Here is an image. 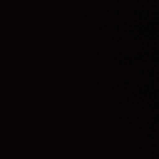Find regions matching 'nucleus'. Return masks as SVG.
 I'll use <instances>...</instances> for the list:
<instances>
[{
    "mask_svg": "<svg viewBox=\"0 0 159 159\" xmlns=\"http://www.w3.org/2000/svg\"><path fill=\"white\" fill-rule=\"evenodd\" d=\"M100 93H101V31H100Z\"/></svg>",
    "mask_w": 159,
    "mask_h": 159,
    "instance_id": "obj_45",
    "label": "nucleus"
},
{
    "mask_svg": "<svg viewBox=\"0 0 159 159\" xmlns=\"http://www.w3.org/2000/svg\"><path fill=\"white\" fill-rule=\"evenodd\" d=\"M100 93H101V31H100Z\"/></svg>",
    "mask_w": 159,
    "mask_h": 159,
    "instance_id": "obj_52",
    "label": "nucleus"
},
{
    "mask_svg": "<svg viewBox=\"0 0 159 159\" xmlns=\"http://www.w3.org/2000/svg\"><path fill=\"white\" fill-rule=\"evenodd\" d=\"M100 93H101V31H100Z\"/></svg>",
    "mask_w": 159,
    "mask_h": 159,
    "instance_id": "obj_10",
    "label": "nucleus"
},
{
    "mask_svg": "<svg viewBox=\"0 0 159 159\" xmlns=\"http://www.w3.org/2000/svg\"><path fill=\"white\" fill-rule=\"evenodd\" d=\"M100 93H101V31H100Z\"/></svg>",
    "mask_w": 159,
    "mask_h": 159,
    "instance_id": "obj_63",
    "label": "nucleus"
},
{
    "mask_svg": "<svg viewBox=\"0 0 159 159\" xmlns=\"http://www.w3.org/2000/svg\"><path fill=\"white\" fill-rule=\"evenodd\" d=\"M100 93H101V31H100Z\"/></svg>",
    "mask_w": 159,
    "mask_h": 159,
    "instance_id": "obj_20",
    "label": "nucleus"
},
{
    "mask_svg": "<svg viewBox=\"0 0 159 159\" xmlns=\"http://www.w3.org/2000/svg\"><path fill=\"white\" fill-rule=\"evenodd\" d=\"M100 93H101V31H100Z\"/></svg>",
    "mask_w": 159,
    "mask_h": 159,
    "instance_id": "obj_5",
    "label": "nucleus"
},
{
    "mask_svg": "<svg viewBox=\"0 0 159 159\" xmlns=\"http://www.w3.org/2000/svg\"><path fill=\"white\" fill-rule=\"evenodd\" d=\"M100 93H101V31H100Z\"/></svg>",
    "mask_w": 159,
    "mask_h": 159,
    "instance_id": "obj_61",
    "label": "nucleus"
},
{
    "mask_svg": "<svg viewBox=\"0 0 159 159\" xmlns=\"http://www.w3.org/2000/svg\"><path fill=\"white\" fill-rule=\"evenodd\" d=\"M100 93H101V31H100Z\"/></svg>",
    "mask_w": 159,
    "mask_h": 159,
    "instance_id": "obj_38",
    "label": "nucleus"
},
{
    "mask_svg": "<svg viewBox=\"0 0 159 159\" xmlns=\"http://www.w3.org/2000/svg\"><path fill=\"white\" fill-rule=\"evenodd\" d=\"M100 93H101V31H100Z\"/></svg>",
    "mask_w": 159,
    "mask_h": 159,
    "instance_id": "obj_44",
    "label": "nucleus"
},
{
    "mask_svg": "<svg viewBox=\"0 0 159 159\" xmlns=\"http://www.w3.org/2000/svg\"><path fill=\"white\" fill-rule=\"evenodd\" d=\"M100 93H101V31H100Z\"/></svg>",
    "mask_w": 159,
    "mask_h": 159,
    "instance_id": "obj_27",
    "label": "nucleus"
},
{
    "mask_svg": "<svg viewBox=\"0 0 159 159\" xmlns=\"http://www.w3.org/2000/svg\"><path fill=\"white\" fill-rule=\"evenodd\" d=\"M100 93H101V31H100Z\"/></svg>",
    "mask_w": 159,
    "mask_h": 159,
    "instance_id": "obj_6",
    "label": "nucleus"
},
{
    "mask_svg": "<svg viewBox=\"0 0 159 159\" xmlns=\"http://www.w3.org/2000/svg\"><path fill=\"white\" fill-rule=\"evenodd\" d=\"M100 93H101V31H100Z\"/></svg>",
    "mask_w": 159,
    "mask_h": 159,
    "instance_id": "obj_9",
    "label": "nucleus"
},
{
    "mask_svg": "<svg viewBox=\"0 0 159 159\" xmlns=\"http://www.w3.org/2000/svg\"><path fill=\"white\" fill-rule=\"evenodd\" d=\"M100 93H101V31H100Z\"/></svg>",
    "mask_w": 159,
    "mask_h": 159,
    "instance_id": "obj_1",
    "label": "nucleus"
},
{
    "mask_svg": "<svg viewBox=\"0 0 159 159\" xmlns=\"http://www.w3.org/2000/svg\"><path fill=\"white\" fill-rule=\"evenodd\" d=\"M100 93H101V31H100Z\"/></svg>",
    "mask_w": 159,
    "mask_h": 159,
    "instance_id": "obj_17",
    "label": "nucleus"
},
{
    "mask_svg": "<svg viewBox=\"0 0 159 159\" xmlns=\"http://www.w3.org/2000/svg\"><path fill=\"white\" fill-rule=\"evenodd\" d=\"M100 93H101V31H100Z\"/></svg>",
    "mask_w": 159,
    "mask_h": 159,
    "instance_id": "obj_11",
    "label": "nucleus"
},
{
    "mask_svg": "<svg viewBox=\"0 0 159 159\" xmlns=\"http://www.w3.org/2000/svg\"><path fill=\"white\" fill-rule=\"evenodd\" d=\"M100 93H101V31H100Z\"/></svg>",
    "mask_w": 159,
    "mask_h": 159,
    "instance_id": "obj_57",
    "label": "nucleus"
},
{
    "mask_svg": "<svg viewBox=\"0 0 159 159\" xmlns=\"http://www.w3.org/2000/svg\"><path fill=\"white\" fill-rule=\"evenodd\" d=\"M100 93H101V31H100Z\"/></svg>",
    "mask_w": 159,
    "mask_h": 159,
    "instance_id": "obj_15",
    "label": "nucleus"
},
{
    "mask_svg": "<svg viewBox=\"0 0 159 159\" xmlns=\"http://www.w3.org/2000/svg\"><path fill=\"white\" fill-rule=\"evenodd\" d=\"M100 93H101V31H100Z\"/></svg>",
    "mask_w": 159,
    "mask_h": 159,
    "instance_id": "obj_53",
    "label": "nucleus"
},
{
    "mask_svg": "<svg viewBox=\"0 0 159 159\" xmlns=\"http://www.w3.org/2000/svg\"><path fill=\"white\" fill-rule=\"evenodd\" d=\"M100 93H101V31H100Z\"/></svg>",
    "mask_w": 159,
    "mask_h": 159,
    "instance_id": "obj_24",
    "label": "nucleus"
},
{
    "mask_svg": "<svg viewBox=\"0 0 159 159\" xmlns=\"http://www.w3.org/2000/svg\"><path fill=\"white\" fill-rule=\"evenodd\" d=\"M100 93H101V31H100Z\"/></svg>",
    "mask_w": 159,
    "mask_h": 159,
    "instance_id": "obj_21",
    "label": "nucleus"
},
{
    "mask_svg": "<svg viewBox=\"0 0 159 159\" xmlns=\"http://www.w3.org/2000/svg\"><path fill=\"white\" fill-rule=\"evenodd\" d=\"M100 93H101V31H100Z\"/></svg>",
    "mask_w": 159,
    "mask_h": 159,
    "instance_id": "obj_33",
    "label": "nucleus"
},
{
    "mask_svg": "<svg viewBox=\"0 0 159 159\" xmlns=\"http://www.w3.org/2000/svg\"><path fill=\"white\" fill-rule=\"evenodd\" d=\"M100 93H101V31H100Z\"/></svg>",
    "mask_w": 159,
    "mask_h": 159,
    "instance_id": "obj_8",
    "label": "nucleus"
},
{
    "mask_svg": "<svg viewBox=\"0 0 159 159\" xmlns=\"http://www.w3.org/2000/svg\"><path fill=\"white\" fill-rule=\"evenodd\" d=\"M100 93H101V31H100Z\"/></svg>",
    "mask_w": 159,
    "mask_h": 159,
    "instance_id": "obj_3",
    "label": "nucleus"
},
{
    "mask_svg": "<svg viewBox=\"0 0 159 159\" xmlns=\"http://www.w3.org/2000/svg\"><path fill=\"white\" fill-rule=\"evenodd\" d=\"M100 93H101V31H100Z\"/></svg>",
    "mask_w": 159,
    "mask_h": 159,
    "instance_id": "obj_31",
    "label": "nucleus"
},
{
    "mask_svg": "<svg viewBox=\"0 0 159 159\" xmlns=\"http://www.w3.org/2000/svg\"><path fill=\"white\" fill-rule=\"evenodd\" d=\"M100 93H101V31H100Z\"/></svg>",
    "mask_w": 159,
    "mask_h": 159,
    "instance_id": "obj_14",
    "label": "nucleus"
},
{
    "mask_svg": "<svg viewBox=\"0 0 159 159\" xmlns=\"http://www.w3.org/2000/svg\"><path fill=\"white\" fill-rule=\"evenodd\" d=\"M100 93H101V31H100Z\"/></svg>",
    "mask_w": 159,
    "mask_h": 159,
    "instance_id": "obj_23",
    "label": "nucleus"
},
{
    "mask_svg": "<svg viewBox=\"0 0 159 159\" xmlns=\"http://www.w3.org/2000/svg\"><path fill=\"white\" fill-rule=\"evenodd\" d=\"M100 93H101V31H100Z\"/></svg>",
    "mask_w": 159,
    "mask_h": 159,
    "instance_id": "obj_49",
    "label": "nucleus"
},
{
    "mask_svg": "<svg viewBox=\"0 0 159 159\" xmlns=\"http://www.w3.org/2000/svg\"><path fill=\"white\" fill-rule=\"evenodd\" d=\"M100 93H101V31H100Z\"/></svg>",
    "mask_w": 159,
    "mask_h": 159,
    "instance_id": "obj_47",
    "label": "nucleus"
},
{
    "mask_svg": "<svg viewBox=\"0 0 159 159\" xmlns=\"http://www.w3.org/2000/svg\"><path fill=\"white\" fill-rule=\"evenodd\" d=\"M100 93H101V31H100Z\"/></svg>",
    "mask_w": 159,
    "mask_h": 159,
    "instance_id": "obj_16",
    "label": "nucleus"
},
{
    "mask_svg": "<svg viewBox=\"0 0 159 159\" xmlns=\"http://www.w3.org/2000/svg\"><path fill=\"white\" fill-rule=\"evenodd\" d=\"M100 93H101V31H100Z\"/></svg>",
    "mask_w": 159,
    "mask_h": 159,
    "instance_id": "obj_37",
    "label": "nucleus"
},
{
    "mask_svg": "<svg viewBox=\"0 0 159 159\" xmlns=\"http://www.w3.org/2000/svg\"><path fill=\"white\" fill-rule=\"evenodd\" d=\"M100 93H101V31H100Z\"/></svg>",
    "mask_w": 159,
    "mask_h": 159,
    "instance_id": "obj_32",
    "label": "nucleus"
},
{
    "mask_svg": "<svg viewBox=\"0 0 159 159\" xmlns=\"http://www.w3.org/2000/svg\"><path fill=\"white\" fill-rule=\"evenodd\" d=\"M100 93H101V31H100Z\"/></svg>",
    "mask_w": 159,
    "mask_h": 159,
    "instance_id": "obj_35",
    "label": "nucleus"
},
{
    "mask_svg": "<svg viewBox=\"0 0 159 159\" xmlns=\"http://www.w3.org/2000/svg\"><path fill=\"white\" fill-rule=\"evenodd\" d=\"M100 93H101V31H100Z\"/></svg>",
    "mask_w": 159,
    "mask_h": 159,
    "instance_id": "obj_18",
    "label": "nucleus"
},
{
    "mask_svg": "<svg viewBox=\"0 0 159 159\" xmlns=\"http://www.w3.org/2000/svg\"><path fill=\"white\" fill-rule=\"evenodd\" d=\"M100 93H101V31H100Z\"/></svg>",
    "mask_w": 159,
    "mask_h": 159,
    "instance_id": "obj_25",
    "label": "nucleus"
},
{
    "mask_svg": "<svg viewBox=\"0 0 159 159\" xmlns=\"http://www.w3.org/2000/svg\"><path fill=\"white\" fill-rule=\"evenodd\" d=\"M100 93H101V31H100Z\"/></svg>",
    "mask_w": 159,
    "mask_h": 159,
    "instance_id": "obj_34",
    "label": "nucleus"
},
{
    "mask_svg": "<svg viewBox=\"0 0 159 159\" xmlns=\"http://www.w3.org/2000/svg\"><path fill=\"white\" fill-rule=\"evenodd\" d=\"M100 93H101V31H100Z\"/></svg>",
    "mask_w": 159,
    "mask_h": 159,
    "instance_id": "obj_62",
    "label": "nucleus"
},
{
    "mask_svg": "<svg viewBox=\"0 0 159 159\" xmlns=\"http://www.w3.org/2000/svg\"><path fill=\"white\" fill-rule=\"evenodd\" d=\"M100 93H101V31H100Z\"/></svg>",
    "mask_w": 159,
    "mask_h": 159,
    "instance_id": "obj_12",
    "label": "nucleus"
},
{
    "mask_svg": "<svg viewBox=\"0 0 159 159\" xmlns=\"http://www.w3.org/2000/svg\"><path fill=\"white\" fill-rule=\"evenodd\" d=\"M100 93H101V31H100Z\"/></svg>",
    "mask_w": 159,
    "mask_h": 159,
    "instance_id": "obj_22",
    "label": "nucleus"
},
{
    "mask_svg": "<svg viewBox=\"0 0 159 159\" xmlns=\"http://www.w3.org/2000/svg\"><path fill=\"white\" fill-rule=\"evenodd\" d=\"M100 93H101V31H100Z\"/></svg>",
    "mask_w": 159,
    "mask_h": 159,
    "instance_id": "obj_30",
    "label": "nucleus"
},
{
    "mask_svg": "<svg viewBox=\"0 0 159 159\" xmlns=\"http://www.w3.org/2000/svg\"><path fill=\"white\" fill-rule=\"evenodd\" d=\"M100 93H101V31H100Z\"/></svg>",
    "mask_w": 159,
    "mask_h": 159,
    "instance_id": "obj_7",
    "label": "nucleus"
},
{
    "mask_svg": "<svg viewBox=\"0 0 159 159\" xmlns=\"http://www.w3.org/2000/svg\"><path fill=\"white\" fill-rule=\"evenodd\" d=\"M100 93H101V31H100Z\"/></svg>",
    "mask_w": 159,
    "mask_h": 159,
    "instance_id": "obj_36",
    "label": "nucleus"
},
{
    "mask_svg": "<svg viewBox=\"0 0 159 159\" xmlns=\"http://www.w3.org/2000/svg\"><path fill=\"white\" fill-rule=\"evenodd\" d=\"M100 93H101V31H100Z\"/></svg>",
    "mask_w": 159,
    "mask_h": 159,
    "instance_id": "obj_26",
    "label": "nucleus"
},
{
    "mask_svg": "<svg viewBox=\"0 0 159 159\" xmlns=\"http://www.w3.org/2000/svg\"><path fill=\"white\" fill-rule=\"evenodd\" d=\"M100 93H101V31H100Z\"/></svg>",
    "mask_w": 159,
    "mask_h": 159,
    "instance_id": "obj_42",
    "label": "nucleus"
},
{
    "mask_svg": "<svg viewBox=\"0 0 159 159\" xmlns=\"http://www.w3.org/2000/svg\"><path fill=\"white\" fill-rule=\"evenodd\" d=\"M100 93H101V31H100Z\"/></svg>",
    "mask_w": 159,
    "mask_h": 159,
    "instance_id": "obj_56",
    "label": "nucleus"
},
{
    "mask_svg": "<svg viewBox=\"0 0 159 159\" xmlns=\"http://www.w3.org/2000/svg\"><path fill=\"white\" fill-rule=\"evenodd\" d=\"M100 93H101V31H100Z\"/></svg>",
    "mask_w": 159,
    "mask_h": 159,
    "instance_id": "obj_54",
    "label": "nucleus"
},
{
    "mask_svg": "<svg viewBox=\"0 0 159 159\" xmlns=\"http://www.w3.org/2000/svg\"><path fill=\"white\" fill-rule=\"evenodd\" d=\"M100 93H101V31H100Z\"/></svg>",
    "mask_w": 159,
    "mask_h": 159,
    "instance_id": "obj_13",
    "label": "nucleus"
},
{
    "mask_svg": "<svg viewBox=\"0 0 159 159\" xmlns=\"http://www.w3.org/2000/svg\"><path fill=\"white\" fill-rule=\"evenodd\" d=\"M100 93H101V31H100Z\"/></svg>",
    "mask_w": 159,
    "mask_h": 159,
    "instance_id": "obj_51",
    "label": "nucleus"
},
{
    "mask_svg": "<svg viewBox=\"0 0 159 159\" xmlns=\"http://www.w3.org/2000/svg\"><path fill=\"white\" fill-rule=\"evenodd\" d=\"M100 93H101V31H100Z\"/></svg>",
    "mask_w": 159,
    "mask_h": 159,
    "instance_id": "obj_19",
    "label": "nucleus"
},
{
    "mask_svg": "<svg viewBox=\"0 0 159 159\" xmlns=\"http://www.w3.org/2000/svg\"><path fill=\"white\" fill-rule=\"evenodd\" d=\"M100 93H101V31H100Z\"/></svg>",
    "mask_w": 159,
    "mask_h": 159,
    "instance_id": "obj_59",
    "label": "nucleus"
},
{
    "mask_svg": "<svg viewBox=\"0 0 159 159\" xmlns=\"http://www.w3.org/2000/svg\"><path fill=\"white\" fill-rule=\"evenodd\" d=\"M100 93H101V31H100Z\"/></svg>",
    "mask_w": 159,
    "mask_h": 159,
    "instance_id": "obj_28",
    "label": "nucleus"
},
{
    "mask_svg": "<svg viewBox=\"0 0 159 159\" xmlns=\"http://www.w3.org/2000/svg\"><path fill=\"white\" fill-rule=\"evenodd\" d=\"M100 93H101V31H100Z\"/></svg>",
    "mask_w": 159,
    "mask_h": 159,
    "instance_id": "obj_41",
    "label": "nucleus"
},
{
    "mask_svg": "<svg viewBox=\"0 0 159 159\" xmlns=\"http://www.w3.org/2000/svg\"><path fill=\"white\" fill-rule=\"evenodd\" d=\"M100 93H101V31H100Z\"/></svg>",
    "mask_w": 159,
    "mask_h": 159,
    "instance_id": "obj_43",
    "label": "nucleus"
},
{
    "mask_svg": "<svg viewBox=\"0 0 159 159\" xmlns=\"http://www.w3.org/2000/svg\"><path fill=\"white\" fill-rule=\"evenodd\" d=\"M100 93H101V31H100Z\"/></svg>",
    "mask_w": 159,
    "mask_h": 159,
    "instance_id": "obj_55",
    "label": "nucleus"
},
{
    "mask_svg": "<svg viewBox=\"0 0 159 159\" xmlns=\"http://www.w3.org/2000/svg\"><path fill=\"white\" fill-rule=\"evenodd\" d=\"M100 93H101V31H100Z\"/></svg>",
    "mask_w": 159,
    "mask_h": 159,
    "instance_id": "obj_2",
    "label": "nucleus"
},
{
    "mask_svg": "<svg viewBox=\"0 0 159 159\" xmlns=\"http://www.w3.org/2000/svg\"><path fill=\"white\" fill-rule=\"evenodd\" d=\"M100 93H101V31H100Z\"/></svg>",
    "mask_w": 159,
    "mask_h": 159,
    "instance_id": "obj_29",
    "label": "nucleus"
},
{
    "mask_svg": "<svg viewBox=\"0 0 159 159\" xmlns=\"http://www.w3.org/2000/svg\"><path fill=\"white\" fill-rule=\"evenodd\" d=\"M100 93H101V31H100Z\"/></svg>",
    "mask_w": 159,
    "mask_h": 159,
    "instance_id": "obj_50",
    "label": "nucleus"
},
{
    "mask_svg": "<svg viewBox=\"0 0 159 159\" xmlns=\"http://www.w3.org/2000/svg\"><path fill=\"white\" fill-rule=\"evenodd\" d=\"M100 93H101V31H100Z\"/></svg>",
    "mask_w": 159,
    "mask_h": 159,
    "instance_id": "obj_58",
    "label": "nucleus"
},
{
    "mask_svg": "<svg viewBox=\"0 0 159 159\" xmlns=\"http://www.w3.org/2000/svg\"><path fill=\"white\" fill-rule=\"evenodd\" d=\"M100 93H101V31H100Z\"/></svg>",
    "mask_w": 159,
    "mask_h": 159,
    "instance_id": "obj_4",
    "label": "nucleus"
},
{
    "mask_svg": "<svg viewBox=\"0 0 159 159\" xmlns=\"http://www.w3.org/2000/svg\"><path fill=\"white\" fill-rule=\"evenodd\" d=\"M100 93H101V31H100Z\"/></svg>",
    "mask_w": 159,
    "mask_h": 159,
    "instance_id": "obj_48",
    "label": "nucleus"
},
{
    "mask_svg": "<svg viewBox=\"0 0 159 159\" xmlns=\"http://www.w3.org/2000/svg\"><path fill=\"white\" fill-rule=\"evenodd\" d=\"M100 93H101V31H100Z\"/></svg>",
    "mask_w": 159,
    "mask_h": 159,
    "instance_id": "obj_60",
    "label": "nucleus"
},
{
    "mask_svg": "<svg viewBox=\"0 0 159 159\" xmlns=\"http://www.w3.org/2000/svg\"><path fill=\"white\" fill-rule=\"evenodd\" d=\"M100 93H101V31H100Z\"/></svg>",
    "mask_w": 159,
    "mask_h": 159,
    "instance_id": "obj_40",
    "label": "nucleus"
},
{
    "mask_svg": "<svg viewBox=\"0 0 159 159\" xmlns=\"http://www.w3.org/2000/svg\"><path fill=\"white\" fill-rule=\"evenodd\" d=\"M100 93H101V31H100Z\"/></svg>",
    "mask_w": 159,
    "mask_h": 159,
    "instance_id": "obj_64",
    "label": "nucleus"
},
{
    "mask_svg": "<svg viewBox=\"0 0 159 159\" xmlns=\"http://www.w3.org/2000/svg\"><path fill=\"white\" fill-rule=\"evenodd\" d=\"M100 93H101V31H100Z\"/></svg>",
    "mask_w": 159,
    "mask_h": 159,
    "instance_id": "obj_39",
    "label": "nucleus"
},
{
    "mask_svg": "<svg viewBox=\"0 0 159 159\" xmlns=\"http://www.w3.org/2000/svg\"><path fill=\"white\" fill-rule=\"evenodd\" d=\"M100 93H101V31H100Z\"/></svg>",
    "mask_w": 159,
    "mask_h": 159,
    "instance_id": "obj_46",
    "label": "nucleus"
}]
</instances>
